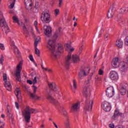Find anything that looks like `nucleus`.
Returning <instances> with one entry per match:
<instances>
[{
	"instance_id": "42",
	"label": "nucleus",
	"mask_w": 128,
	"mask_h": 128,
	"mask_svg": "<svg viewBox=\"0 0 128 128\" xmlns=\"http://www.w3.org/2000/svg\"><path fill=\"white\" fill-rule=\"evenodd\" d=\"M0 48L2 50H4V45L2 44H0Z\"/></svg>"
},
{
	"instance_id": "30",
	"label": "nucleus",
	"mask_w": 128,
	"mask_h": 128,
	"mask_svg": "<svg viewBox=\"0 0 128 128\" xmlns=\"http://www.w3.org/2000/svg\"><path fill=\"white\" fill-rule=\"evenodd\" d=\"M15 94L16 98H18V96H21L20 89V88H16L15 90Z\"/></svg>"
},
{
	"instance_id": "62",
	"label": "nucleus",
	"mask_w": 128,
	"mask_h": 128,
	"mask_svg": "<svg viewBox=\"0 0 128 128\" xmlns=\"http://www.w3.org/2000/svg\"><path fill=\"white\" fill-rule=\"evenodd\" d=\"M41 128H44V124H42V125L40 126Z\"/></svg>"
},
{
	"instance_id": "12",
	"label": "nucleus",
	"mask_w": 128,
	"mask_h": 128,
	"mask_svg": "<svg viewBox=\"0 0 128 128\" xmlns=\"http://www.w3.org/2000/svg\"><path fill=\"white\" fill-rule=\"evenodd\" d=\"M102 108L104 112H110L112 109L110 104L106 101H104L102 104Z\"/></svg>"
},
{
	"instance_id": "29",
	"label": "nucleus",
	"mask_w": 128,
	"mask_h": 128,
	"mask_svg": "<svg viewBox=\"0 0 128 128\" xmlns=\"http://www.w3.org/2000/svg\"><path fill=\"white\" fill-rule=\"evenodd\" d=\"M119 114H120V112L118 111V110H116L114 111V116H112V120H116V116H119Z\"/></svg>"
},
{
	"instance_id": "38",
	"label": "nucleus",
	"mask_w": 128,
	"mask_h": 128,
	"mask_svg": "<svg viewBox=\"0 0 128 128\" xmlns=\"http://www.w3.org/2000/svg\"><path fill=\"white\" fill-rule=\"evenodd\" d=\"M34 48H35V54H37L38 56H40V50H38L37 48V46H34Z\"/></svg>"
},
{
	"instance_id": "46",
	"label": "nucleus",
	"mask_w": 128,
	"mask_h": 128,
	"mask_svg": "<svg viewBox=\"0 0 128 128\" xmlns=\"http://www.w3.org/2000/svg\"><path fill=\"white\" fill-rule=\"evenodd\" d=\"M8 114H9V118H12V120H14V118H12V114H10V111H9V110H8Z\"/></svg>"
},
{
	"instance_id": "55",
	"label": "nucleus",
	"mask_w": 128,
	"mask_h": 128,
	"mask_svg": "<svg viewBox=\"0 0 128 128\" xmlns=\"http://www.w3.org/2000/svg\"><path fill=\"white\" fill-rule=\"evenodd\" d=\"M124 115L122 113H120L119 112V116H124Z\"/></svg>"
},
{
	"instance_id": "63",
	"label": "nucleus",
	"mask_w": 128,
	"mask_h": 128,
	"mask_svg": "<svg viewBox=\"0 0 128 128\" xmlns=\"http://www.w3.org/2000/svg\"><path fill=\"white\" fill-rule=\"evenodd\" d=\"M1 116H2V118H4V114H2L1 115Z\"/></svg>"
},
{
	"instance_id": "28",
	"label": "nucleus",
	"mask_w": 128,
	"mask_h": 128,
	"mask_svg": "<svg viewBox=\"0 0 128 128\" xmlns=\"http://www.w3.org/2000/svg\"><path fill=\"white\" fill-rule=\"evenodd\" d=\"M13 22L14 24H18V26H20V20H18V16H12Z\"/></svg>"
},
{
	"instance_id": "31",
	"label": "nucleus",
	"mask_w": 128,
	"mask_h": 128,
	"mask_svg": "<svg viewBox=\"0 0 128 128\" xmlns=\"http://www.w3.org/2000/svg\"><path fill=\"white\" fill-rule=\"evenodd\" d=\"M120 12L122 14H125L126 12H128V7H124L121 8Z\"/></svg>"
},
{
	"instance_id": "49",
	"label": "nucleus",
	"mask_w": 128,
	"mask_h": 128,
	"mask_svg": "<svg viewBox=\"0 0 128 128\" xmlns=\"http://www.w3.org/2000/svg\"><path fill=\"white\" fill-rule=\"evenodd\" d=\"M15 106L16 108H18V110L20 108V104H18V102H15Z\"/></svg>"
},
{
	"instance_id": "52",
	"label": "nucleus",
	"mask_w": 128,
	"mask_h": 128,
	"mask_svg": "<svg viewBox=\"0 0 128 128\" xmlns=\"http://www.w3.org/2000/svg\"><path fill=\"white\" fill-rule=\"evenodd\" d=\"M109 128H114V124L112 123L109 124Z\"/></svg>"
},
{
	"instance_id": "13",
	"label": "nucleus",
	"mask_w": 128,
	"mask_h": 128,
	"mask_svg": "<svg viewBox=\"0 0 128 128\" xmlns=\"http://www.w3.org/2000/svg\"><path fill=\"white\" fill-rule=\"evenodd\" d=\"M114 95V87L110 86L107 88L106 90V96H108V98H112Z\"/></svg>"
},
{
	"instance_id": "48",
	"label": "nucleus",
	"mask_w": 128,
	"mask_h": 128,
	"mask_svg": "<svg viewBox=\"0 0 128 128\" xmlns=\"http://www.w3.org/2000/svg\"><path fill=\"white\" fill-rule=\"evenodd\" d=\"M30 60H31V62H34V57L32 56V55H30Z\"/></svg>"
},
{
	"instance_id": "33",
	"label": "nucleus",
	"mask_w": 128,
	"mask_h": 128,
	"mask_svg": "<svg viewBox=\"0 0 128 128\" xmlns=\"http://www.w3.org/2000/svg\"><path fill=\"white\" fill-rule=\"evenodd\" d=\"M16 0H10V4L8 6L9 8H14V4H16Z\"/></svg>"
},
{
	"instance_id": "21",
	"label": "nucleus",
	"mask_w": 128,
	"mask_h": 128,
	"mask_svg": "<svg viewBox=\"0 0 128 128\" xmlns=\"http://www.w3.org/2000/svg\"><path fill=\"white\" fill-rule=\"evenodd\" d=\"M112 66L114 68H118L120 66V62H118V58H115L112 60Z\"/></svg>"
},
{
	"instance_id": "17",
	"label": "nucleus",
	"mask_w": 128,
	"mask_h": 128,
	"mask_svg": "<svg viewBox=\"0 0 128 128\" xmlns=\"http://www.w3.org/2000/svg\"><path fill=\"white\" fill-rule=\"evenodd\" d=\"M32 88H34V94L30 93V96L32 98L33 100H38L39 98H40V97L38 96L36 94V90H38V87H36V86H33Z\"/></svg>"
},
{
	"instance_id": "18",
	"label": "nucleus",
	"mask_w": 128,
	"mask_h": 128,
	"mask_svg": "<svg viewBox=\"0 0 128 128\" xmlns=\"http://www.w3.org/2000/svg\"><path fill=\"white\" fill-rule=\"evenodd\" d=\"M44 30L46 36H52V28L48 26H44Z\"/></svg>"
},
{
	"instance_id": "1",
	"label": "nucleus",
	"mask_w": 128,
	"mask_h": 128,
	"mask_svg": "<svg viewBox=\"0 0 128 128\" xmlns=\"http://www.w3.org/2000/svg\"><path fill=\"white\" fill-rule=\"evenodd\" d=\"M60 29H58L56 30L53 36V40H49L48 41V48L52 50V54H50V58H52L54 60H56V54H54L56 52L54 50H56V40L60 36Z\"/></svg>"
},
{
	"instance_id": "40",
	"label": "nucleus",
	"mask_w": 128,
	"mask_h": 128,
	"mask_svg": "<svg viewBox=\"0 0 128 128\" xmlns=\"http://www.w3.org/2000/svg\"><path fill=\"white\" fill-rule=\"evenodd\" d=\"M62 114H64V116H68V112L66 111V110H64V108H62Z\"/></svg>"
},
{
	"instance_id": "45",
	"label": "nucleus",
	"mask_w": 128,
	"mask_h": 128,
	"mask_svg": "<svg viewBox=\"0 0 128 128\" xmlns=\"http://www.w3.org/2000/svg\"><path fill=\"white\" fill-rule=\"evenodd\" d=\"M98 74H100V76H102V74H104V70H102V69H100Z\"/></svg>"
},
{
	"instance_id": "32",
	"label": "nucleus",
	"mask_w": 128,
	"mask_h": 128,
	"mask_svg": "<svg viewBox=\"0 0 128 128\" xmlns=\"http://www.w3.org/2000/svg\"><path fill=\"white\" fill-rule=\"evenodd\" d=\"M23 31L25 36H28L29 34L28 30V28H26L24 25L23 26Z\"/></svg>"
},
{
	"instance_id": "43",
	"label": "nucleus",
	"mask_w": 128,
	"mask_h": 128,
	"mask_svg": "<svg viewBox=\"0 0 128 128\" xmlns=\"http://www.w3.org/2000/svg\"><path fill=\"white\" fill-rule=\"evenodd\" d=\"M34 26L36 27V28L37 32H38V22L37 21H34Z\"/></svg>"
},
{
	"instance_id": "8",
	"label": "nucleus",
	"mask_w": 128,
	"mask_h": 128,
	"mask_svg": "<svg viewBox=\"0 0 128 128\" xmlns=\"http://www.w3.org/2000/svg\"><path fill=\"white\" fill-rule=\"evenodd\" d=\"M90 70L88 68H87L86 70L80 69L78 74L79 78L82 80L84 76H86V75L90 73Z\"/></svg>"
},
{
	"instance_id": "7",
	"label": "nucleus",
	"mask_w": 128,
	"mask_h": 128,
	"mask_svg": "<svg viewBox=\"0 0 128 128\" xmlns=\"http://www.w3.org/2000/svg\"><path fill=\"white\" fill-rule=\"evenodd\" d=\"M0 26L2 28H4L2 30H4L6 32H10V28H8V26L6 24V20L4 18V16H2V18L0 20Z\"/></svg>"
},
{
	"instance_id": "4",
	"label": "nucleus",
	"mask_w": 128,
	"mask_h": 128,
	"mask_svg": "<svg viewBox=\"0 0 128 128\" xmlns=\"http://www.w3.org/2000/svg\"><path fill=\"white\" fill-rule=\"evenodd\" d=\"M93 104L94 100H88V99H86V105L84 108V110L86 112H86H90V110H92Z\"/></svg>"
},
{
	"instance_id": "39",
	"label": "nucleus",
	"mask_w": 128,
	"mask_h": 128,
	"mask_svg": "<svg viewBox=\"0 0 128 128\" xmlns=\"http://www.w3.org/2000/svg\"><path fill=\"white\" fill-rule=\"evenodd\" d=\"M40 8V6L38 5V2H35L34 8L37 10V12H38V8Z\"/></svg>"
},
{
	"instance_id": "11",
	"label": "nucleus",
	"mask_w": 128,
	"mask_h": 128,
	"mask_svg": "<svg viewBox=\"0 0 128 128\" xmlns=\"http://www.w3.org/2000/svg\"><path fill=\"white\" fill-rule=\"evenodd\" d=\"M128 90V84H120V92L122 96H124L126 94V90Z\"/></svg>"
},
{
	"instance_id": "6",
	"label": "nucleus",
	"mask_w": 128,
	"mask_h": 128,
	"mask_svg": "<svg viewBox=\"0 0 128 128\" xmlns=\"http://www.w3.org/2000/svg\"><path fill=\"white\" fill-rule=\"evenodd\" d=\"M22 62H20L17 66L16 69V73H15V76L16 78V80L18 82H21L22 79H21V77H20V68H22Z\"/></svg>"
},
{
	"instance_id": "59",
	"label": "nucleus",
	"mask_w": 128,
	"mask_h": 128,
	"mask_svg": "<svg viewBox=\"0 0 128 128\" xmlns=\"http://www.w3.org/2000/svg\"><path fill=\"white\" fill-rule=\"evenodd\" d=\"M66 47H67L68 48H70V45L68 44L66 45Z\"/></svg>"
},
{
	"instance_id": "64",
	"label": "nucleus",
	"mask_w": 128,
	"mask_h": 128,
	"mask_svg": "<svg viewBox=\"0 0 128 128\" xmlns=\"http://www.w3.org/2000/svg\"><path fill=\"white\" fill-rule=\"evenodd\" d=\"M41 66L42 70H44V66H42V64L41 65Z\"/></svg>"
},
{
	"instance_id": "60",
	"label": "nucleus",
	"mask_w": 128,
	"mask_h": 128,
	"mask_svg": "<svg viewBox=\"0 0 128 128\" xmlns=\"http://www.w3.org/2000/svg\"><path fill=\"white\" fill-rule=\"evenodd\" d=\"M73 20H78V18H76V17L75 16H74V18H73Z\"/></svg>"
},
{
	"instance_id": "44",
	"label": "nucleus",
	"mask_w": 128,
	"mask_h": 128,
	"mask_svg": "<svg viewBox=\"0 0 128 128\" xmlns=\"http://www.w3.org/2000/svg\"><path fill=\"white\" fill-rule=\"evenodd\" d=\"M4 122L0 121V128H4Z\"/></svg>"
},
{
	"instance_id": "37",
	"label": "nucleus",
	"mask_w": 128,
	"mask_h": 128,
	"mask_svg": "<svg viewBox=\"0 0 128 128\" xmlns=\"http://www.w3.org/2000/svg\"><path fill=\"white\" fill-rule=\"evenodd\" d=\"M118 22L120 26H122V24H126V21L120 18L118 20Z\"/></svg>"
},
{
	"instance_id": "56",
	"label": "nucleus",
	"mask_w": 128,
	"mask_h": 128,
	"mask_svg": "<svg viewBox=\"0 0 128 128\" xmlns=\"http://www.w3.org/2000/svg\"><path fill=\"white\" fill-rule=\"evenodd\" d=\"M82 46L80 48V52H82Z\"/></svg>"
},
{
	"instance_id": "5",
	"label": "nucleus",
	"mask_w": 128,
	"mask_h": 128,
	"mask_svg": "<svg viewBox=\"0 0 128 128\" xmlns=\"http://www.w3.org/2000/svg\"><path fill=\"white\" fill-rule=\"evenodd\" d=\"M74 50V48L70 49V52L68 54V56L66 58L65 66L66 68H68V66L72 62V52Z\"/></svg>"
},
{
	"instance_id": "16",
	"label": "nucleus",
	"mask_w": 128,
	"mask_h": 128,
	"mask_svg": "<svg viewBox=\"0 0 128 128\" xmlns=\"http://www.w3.org/2000/svg\"><path fill=\"white\" fill-rule=\"evenodd\" d=\"M47 99L50 102L51 104H54V106H60V104L58 103V102L54 98H52V96L48 95L47 96Z\"/></svg>"
},
{
	"instance_id": "61",
	"label": "nucleus",
	"mask_w": 128,
	"mask_h": 128,
	"mask_svg": "<svg viewBox=\"0 0 128 128\" xmlns=\"http://www.w3.org/2000/svg\"><path fill=\"white\" fill-rule=\"evenodd\" d=\"M96 80H100V78L96 77Z\"/></svg>"
},
{
	"instance_id": "2",
	"label": "nucleus",
	"mask_w": 128,
	"mask_h": 128,
	"mask_svg": "<svg viewBox=\"0 0 128 128\" xmlns=\"http://www.w3.org/2000/svg\"><path fill=\"white\" fill-rule=\"evenodd\" d=\"M25 114H23L24 120L26 124H28L30 122V114H36V109L30 108L29 106H26L24 110Z\"/></svg>"
},
{
	"instance_id": "25",
	"label": "nucleus",
	"mask_w": 128,
	"mask_h": 128,
	"mask_svg": "<svg viewBox=\"0 0 128 128\" xmlns=\"http://www.w3.org/2000/svg\"><path fill=\"white\" fill-rule=\"evenodd\" d=\"M48 86L50 90H54V92H56V86L55 83L48 84Z\"/></svg>"
},
{
	"instance_id": "58",
	"label": "nucleus",
	"mask_w": 128,
	"mask_h": 128,
	"mask_svg": "<svg viewBox=\"0 0 128 128\" xmlns=\"http://www.w3.org/2000/svg\"><path fill=\"white\" fill-rule=\"evenodd\" d=\"M76 24H77L76 22H74V27L76 26Z\"/></svg>"
},
{
	"instance_id": "27",
	"label": "nucleus",
	"mask_w": 128,
	"mask_h": 128,
	"mask_svg": "<svg viewBox=\"0 0 128 128\" xmlns=\"http://www.w3.org/2000/svg\"><path fill=\"white\" fill-rule=\"evenodd\" d=\"M116 46L118 48H122V46H124V42H122V40L120 39L118 40L116 42Z\"/></svg>"
},
{
	"instance_id": "35",
	"label": "nucleus",
	"mask_w": 128,
	"mask_h": 128,
	"mask_svg": "<svg viewBox=\"0 0 128 128\" xmlns=\"http://www.w3.org/2000/svg\"><path fill=\"white\" fill-rule=\"evenodd\" d=\"M40 41V37L37 36L34 41V46H38V42Z\"/></svg>"
},
{
	"instance_id": "54",
	"label": "nucleus",
	"mask_w": 128,
	"mask_h": 128,
	"mask_svg": "<svg viewBox=\"0 0 128 128\" xmlns=\"http://www.w3.org/2000/svg\"><path fill=\"white\" fill-rule=\"evenodd\" d=\"M63 0H59V6H62V4Z\"/></svg>"
},
{
	"instance_id": "3",
	"label": "nucleus",
	"mask_w": 128,
	"mask_h": 128,
	"mask_svg": "<svg viewBox=\"0 0 128 128\" xmlns=\"http://www.w3.org/2000/svg\"><path fill=\"white\" fill-rule=\"evenodd\" d=\"M41 20L45 24L50 22V14L48 10H44L41 14Z\"/></svg>"
},
{
	"instance_id": "9",
	"label": "nucleus",
	"mask_w": 128,
	"mask_h": 128,
	"mask_svg": "<svg viewBox=\"0 0 128 128\" xmlns=\"http://www.w3.org/2000/svg\"><path fill=\"white\" fill-rule=\"evenodd\" d=\"M4 80L5 82L4 86L8 92H12V84L8 81H6L8 80V76L6 74H3Z\"/></svg>"
},
{
	"instance_id": "47",
	"label": "nucleus",
	"mask_w": 128,
	"mask_h": 128,
	"mask_svg": "<svg viewBox=\"0 0 128 128\" xmlns=\"http://www.w3.org/2000/svg\"><path fill=\"white\" fill-rule=\"evenodd\" d=\"M54 12L56 16H58V14H60V10L58 9L55 10Z\"/></svg>"
},
{
	"instance_id": "26",
	"label": "nucleus",
	"mask_w": 128,
	"mask_h": 128,
	"mask_svg": "<svg viewBox=\"0 0 128 128\" xmlns=\"http://www.w3.org/2000/svg\"><path fill=\"white\" fill-rule=\"evenodd\" d=\"M36 80H40L38 77L35 76L34 80L32 81L31 80H27V83L29 84H36L37 82Z\"/></svg>"
},
{
	"instance_id": "14",
	"label": "nucleus",
	"mask_w": 128,
	"mask_h": 128,
	"mask_svg": "<svg viewBox=\"0 0 128 128\" xmlns=\"http://www.w3.org/2000/svg\"><path fill=\"white\" fill-rule=\"evenodd\" d=\"M25 7L28 10H30L32 8L34 4L32 0H24V1Z\"/></svg>"
},
{
	"instance_id": "34",
	"label": "nucleus",
	"mask_w": 128,
	"mask_h": 128,
	"mask_svg": "<svg viewBox=\"0 0 128 128\" xmlns=\"http://www.w3.org/2000/svg\"><path fill=\"white\" fill-rule=\"evenodd\" d=\"M71 88L73 90H76V82L75 80H73V86H71Z\"/></svg>"
},
{
	"instance_id": "23",
	"label": "nucleus",
	"mask_w": 128,
	"mask_h": 128,
	"mask_svg": "<svg viewBox=\"0 0 128 128\" xmlns=\"http://www.w3.org/2000/svg\"><path fill=\"white\" fill-rule=\"evenodd\" d=\"M58 51L57 52L54 50L55 52L54 53V54H56V58H58V56H59V54H60L64 52V47L60 46L58 47Z\"/></svg>"
},
{
	"instance_id": "36",
	"label": "nucleus",
	"mask_w": 128,
	"mask_h": 128,
	"mask_svg": "<svg viewBox=\"0 0 128 128\" xmlns=\"http://www.w3.org/2000/svg\"><path fill=\"white\" fill-rule=\"evenodd\" d=\"M120 70L122 72H126V65H123L120 68Z\"/></svg>"
},
{
	"instance_id": "15",
	"label": "nucleus",
	"mask_w": 128,
	"mask_h": 128,
	"mask_svg": "<svg viewBox=\"0 0 128 128\" xmlns=\"http://www.w3.org/2000/svg\"><path fill=\"white\" fill-rule=\"evenodd\" d=\"M110 78L112 80H118V74L116 71H111L110 73Z\"/></svg>"
},
{
	"instance_id": "19",
	"label": "nucleus",
	"mask_w": 128,
	"mask_h": 128,
	"mask_svg": "<svg viewBox=\"0 0 128 128\" xmlns=\"http://www.w3.org/2000/svg\"><path fill=\"white\" fill-rule=\"evenodd\" d=\"M80 108V102H76L75 104H72L71 106V111L76 112H78V109Z\"/></svg>"
},
{
	"instance_id": "53",
	"label": "nucleus",
	"mask_w": 128,
	"mask_h": 128,
	"mask_svg": "<svg viewBox=\"0 0 128 128\" xmlns=\"http://www.w3.org/2000/svg\"><path fill=\"white\" fill-rule=\"evenodd\" d=\"M15 54H20V50H18V49H16L15 52Z\"/></svg>"
},
{
	"instance_id": "22",
	"label": "nucleus",
	"mask_w": 128,
	"mask_h": 128,
	"mask_svg": "<svg viewBox=\"0 0 128 128\" xmlns=\"http://www.w3.org/2000/svg\"><path fill=\"white\" fill-rule=\"evenodd\" d=\"M72 62H74V64H76V62H80V56H78V55H72V56H71V62L70 64H72Z\"/></svg>"
},
{
	"instance_id": "41",
	"label": "nucleus",
	"mask_w": 128,
	"mask_h": 128,
	"mask_svg": "<svg viewBox=\"0 0 128 128\" xmlns=\"http://www.w3.org/2000/svg\"><path fill=\"white\" fill-rule=\"evenodd\" d=\"M124 44L128 46V36H126L124 39Z\"/></svg>"
},
{
	"instance_id": "24",
	"label": "nucleus",
	"mask_w": 128,
	"mask_h": 128,
	"mask_svg": "<svg viewBox=\"0 0 128 128\" xmlns=\"http://www.w3.org/2000/svg\"><path fill=\"white\" fill-rule=\"evenodd\" d=\"M114 6H112V8H110L108 11V18H112V16H114V13L112 12V10H114Z\"/></svg>"
},
{
	"instance_id": "57",
	"label": "nucleus",
	"mask_w": 128,
	"mask_h": 128,
	"mask_svg": "<svg viewBox=\"0 0 128 128\" xmlns=\"http://www.w3.org/2000/svg\"><path fill=\"white\" fill-rule=\"evenodd\" d=\"M53 124L56 128H58V126L56 125V124H55L54 122H53Z\"/></svg>"
},
{
	"instance_id": "50",
	"label": "nucleus",
	"mask_w": 128,
	"mask_h": 128,
	"mask_svg": "<svg viewBox=\"0 0 128 128\" xmlns=\"http://www.w3.org/2000/svg\"><path fill=\"white\" fill-rule=\"evenodd\" d=\"M109 36L110 35L108 34H105V36H104V40H108V38Z\"/></svg>"
},
{
	"instance_id": "51",
	"label": "nucleus",
	"mask_w": 128,
	"mask_h": 128,
	"mask_svg": "<svg viewBox=\"0 0 128 128\" xmlns=\"http://www.w3.org/2000/svg\"><path fill=\"white\" fill-rule=\"evenodd\" d=\"M4 57H2L0 58V64L2 65V62H4Z\"/></svg>"
},
{
	"instance_id": "20",
	"label": "nucleus",
	"mask_w": 128,
	"mask_h": 128,
	"mask_svg": "<svg viewBox=\"0 0 128 128\" xmlns=\"http://www.w3.org/2000/svg\"><path fill=\"white\" fill-rule=\"evenodd\" d=\"M64 126L66 128H72V124H70V117H66L65 120L64 121Z\"/></svg>"
},
{
	"instance_id": "10",
	"label": "nucleus",
	"mask_w": 128,
	"mask_h": 128,
	"mask_svg": "<svg viewBox=\"0 0 128 128\" xmlns=\"http://www.w3.org/2000/svg\"><path fill=\"white\" fill-rule=\"evenodd\" d=\"M90 83H88V82H86L84 84V87L83 88V96L86 98H88V92L90 90Z\"/></svg>"
}]
</instances>
